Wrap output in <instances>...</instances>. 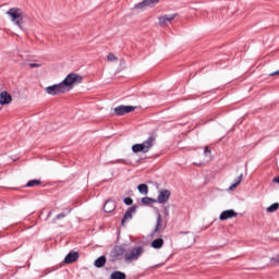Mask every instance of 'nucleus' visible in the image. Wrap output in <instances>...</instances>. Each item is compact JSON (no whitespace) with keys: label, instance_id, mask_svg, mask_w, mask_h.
I'll list each match as a JSON object with an SVG mask.
<instances>
[{"label":"nucleus","instance_id":"obj_22","mask_svg":"<svg viewBox=\"0 0 279 279\" xmlns=\"http://www.w3.org/2000/svg\"><path fill=\"white\" fill-rule=\"evenodd\" d=\"M43 184V181L38 180V179H34V180H31L26 183V186L32 189L34 186H40Z\"/></svg>","mask_w":279,"mask_h":279},{"label":"nucleus","instance_id":"obj_34","mask_svg":"<svg viewBox=\"0 0 279 279\" xmlns=\"http://www.w3.org/2000/svg\"><path fill=\"white\" fill-rule=\"evenodd\" d=\"M0 110H1V107H0Z\"/></svg>","mask_w":279,"mask_h":279},{"label":"nucleus","instance_id":"obj_1","mask_svg":"<svg viewBox=\"0 0 279 279\" xmlns=\"http://www.w3.org/2000/svg\"><path fill=\"white\" fill-rule=\"evenodd\" d=\"M156 145V135L151 134L146 141H144L142 144H134L132 146V150L134 154L143 153L147 154L149 153V149Z\"/></svg>","mask_w":279,"mask_h":279},{"label":"nucleus","instance_id":"obj_5","mask_svg":"<svg viewBox=\"0 0 279 279\" xmlns=\"http://www.w3.org/2000/svg\"><path fill=\"white\" fill-rule=\"evenodd\" d=\"M45 93H47V95H64V93H66V88H64L62 83H60L46 87Z\"/></svg>","mask_w":279,"mask_h":279},{"label":"nucleus","instance_id":"obj_30","mask_svg":"<svg viewBox=\"0 0 279 279\" xmlns=\"http://www.w3.org/2000/svg\"><path fill=\"white\" fill-rule=\"evenodd\" d=\"M275 75H279V70L275 71V72H271L269 74L270 77H274Z\"/></svg>","mask_w":279,"mask_h":279},{"label":"nucleus","instance_id":"obj_28","mask_svg":"<svg viewBox=\"0 0 279 279\" xmlns=\"http://www.w3.org/2000/svg\"><path fill=\"white\" fill-rule=\"evenodd\" d=\"M204 154H205V156H208V155L210 156L211 150H210V148H208V146H205Z\"/></svg>","mask_w":279,"mask_h":279},{"label":"nucleus","instance_id":"obj_25","mask_svg":"<svg viewBox=\"0 0 279 279\" xmlns=\"http://www.w3.org/2000/svg\"><path fill=\"white\" fill-rule=\"evenodd\" d=\"M124 252H125V248H123L122 246H116L114 247V253L117 254V256L123 255Z\"/></svg>","mask_w":279,"mask_h":279},{"label":"nucleus","instance_id":"obj_33","mask_svg":"<svg viewBox=\"0 0 279 279\" xmlns=\"http://www.w3.org/2000/svg\"><path fill=\"white\" fill-rule=\"evenodd\" d=\"M51 215H52V211H49V213H48V218L51 217Z\"/></svg>","mask_w":279,"mask_h":279},{"label":"nucleus","instance_id":"obj_16","mask_svg":"<svg viewBox=\"0 0 279 279\" xmlns=\"http://www.w3.org/2000/svg\"><path fill=\"white\" fill-rule=\"evenodd\" d=\"M150 245L154 250H160L162 245H165V240H162L161 238H158L154 240Z\"/></svg>","mask_w":279,"mask_h":279},{"label":"nucleus","instance_id":"obj_11","mask_svg":"<svg viewBox=\"0 0 279 279\" xmlns=\"http://www.w3.org/2000/svg\"><path fill=\"white\" fill-rule=\"evenodd\" d=\"M0 104L1 106H8L9 104H12V95L8 92L0 93Z\"/></svg>","mask_w":279,"mask_h":279},{"label":"nucleus","instance_id":"obj_10","mask_svg":"<svg viewBox=\"0 0 279 279\" xmlns=\"http://www.w3.org/2000/svg\"><path fill=\"white\" fill-rule=\"evenodd\" d=\"M169 197H171V192L169 190L160 191L158 195V203L167 204L169 202Z\"/></svg>","mask_w":279,"mask_h":279},{"label":"nucleus","instance_id":"obj_13","mask_svg":"<svg viewBox=\"0 0 279 279\" xmlns=\"http://www.w3.org/2000/svg\"><path fill=\"white\" fill-rule=\"evenodd\" d=\"M173 19H175V14L160 16L159 25H161V27H165V26L169 25V23H171V21H173Z\"/></svg>","mask_w":279,"mask_h":279},{"label":"nucleus","instance_id":"obj_9","mask_svg":"<svg viewBox=\"0 0 279 279\" xmlns=\"http://www.w3.org/2000/svg\"><path fill=\"white\" fill-rule=\"evenodd\" d=\"M78 258H80V253L72 251L65 256L63 263H65V265H71L72 263H76Z\"/></svg>","mask_w":279,"mask_h":279},{"label":"nucleus","instance_id":"obj_4","mask_svg":"<svg viewBox=\"0 0 279 279\" xmlns=\"http://www.w3.org/2000/svg\"><path fill=\"white\" fill-rule=\"evenodd\" d=\"M143 252H145V250L142 246H136L133 250H131L126 255H125V260L128 263H132L134 260H138V258H141Z\"/></svg>","mask_w":279,"mask_h":279},{"label":"nucleus","instance_id":"obj_23","mask_svg":"<svg viewBox=\"0 0 279 279\" xmlns=\"http://www.w3.org/2000/svg\"><path fill=\"white\" fill-rule=\"evenodd\" d=\"M142 204H145V205L156 204V199L146 196L142 198Z\"/></svg>","mask_w":279,"mask_h":279},{"label":"nucleus","instance_id":"obj_15","mask_svg":"<svg viewBox=\"0 0 279 279\" xmlns=\"http://www.w3.org/2000/svg\"><path fill=\"white\" fill-rule=\"evenodd\" d=\"M162 230H165V226H162V215L158 214L155 232H162Z\"/></svg>","mask_w":279,"mask_h":279},{"label":"nucleus","instance_id":"obj_6","mask_svg":"<svg viewBox=\"0 0 279 279\" xmlns=\"http://www.w3.org/2000/svg\"><path fill=\"white\" fill-rule=\"evenodd\" d=\"M134 110H136L134 106H119L113 109V112L118 117H123V114H130V112H134Z\"/></svg>","mask_w":279,"mask_h":279},{"label":"nucleus","instance_id":"obj_27","mask_svg":"<svg viewBox=\"0 0 279 279\" xmlns=\"http://www.w3.org/2000/svg\"><path fill=\"white\" fill-rule=\"evenodd\" d=\"M133 202H134V201H132L131 197L124 198V204H125L126 206H132Z\"/></svg>","mask_w":279,"mask_h":279},{"label":"nucleus","instance_id":"obj_12","mask_svg":"<svg viewBox=\"0 0 279 279\" xmlns=\"http://www.w3.org/2000/svg\"><path fill=\"white\" fill-rule=\"evenodd\" d=\"M134 213H136V206L130 207L126 213L124 214L122 220H121V225L125 226L126 221H130L132 219V215H134Z\"/></svg>","mask_w":279,"mask_h":279},{"label":"nucleus","instance_id":"obj_19","mask_svg":"<svg viewBox=\"0 0 279 279\" xmlns=\"http://www.w3.org/2000/svg\"><path fill=\"white\" fill-rule=\"evenodd\" d=\"M126 276L124 272L116 270L110 275V279H125Z\"/></svg>","mask_w":279,"mask_h":279},{"label":"nucleus","instance_id":"obj_26","mask_svg":"<svg viewBox=\"0 0 279 279\" xmlns=\"http://www.w3.org/2000/svg\"><path fill=\"white\" fill-rule=\"evenodd\" d=\"M107 60H108V62H117V60H119V58H117V56H114V53H109L107 56Z\"/></svg>","mask_w":279,"mask_h":279},{"label":"nucleus","instance_id":"obj_24","mask_svg":"<svg viewBox=\"0 0 279 279\" xmlns=\"http://www.w3.org/2000/svg\"><path fill=\"white\" fill-rule=\"evenodd\" d=\"M279 208V204L278 203H275L272 205H270L269 207H267V213H276V210H278Z\"/></svg>","mask_w":279,"mask_h":279},{"label":"nucleus","instance_id":"obj_2","mask_svg":"<svg viewBox=\"0 0 279 279\" xmlns=\"http://www.w3.org/2000/svg\"><path fill=\"white\" fill-rule=\"evenodd\" d=\"M75 84H82V76L75 74V73H70L61 83L63 87L65 88V93H69Z\"/></svg>","mask_w":279,"mask_h":279},{"label":"nucleus","instance_id":"obj_3","mask_svg":"<svg viewBox=\"0 0 279 279\" xmlns=\"http://www.w3.org/2000/svg\"><path fill=\"white\" fill-rule=\"evenodd\" d=\"M8 16H10L12 23H15L17 27L23 25V10L20 8H12L7 12Z\"/></svg>","mask_w":279,"mask_h":279},{"label":"nucleus","instance_id":"obj_18","mask_svg":"<svg viewBox=\"0 0 279 279\" xmlns=\"http://www.w3.org/2000/svg\"><path fill=\"white\" fill-rule=\"evenodd\" d=\"M71 210H72L71 207L64 208L63 213L56 216V218L53 220V223H56V220L64 219V217H66V215H71Z\"/></svg>","mask_w":279,"mask_h":279},{"label":"nucleus","instance_id":"obj_8","mask_svg":"<svg viewBox=\"0 0 279 279\" xmlns=\"http://www.w3.org/2000/svg\"><path fill=\"white\" fill-rule=\"evenodd\" d=\"M234 217H239V213L233 209H227L220 214L219 219L220 221H227V219H234Z\"/></svg>","mask_w":279,"mask_h":279},{"label":"nucleus","instance_id":"obj_21","mask_svg":"<svg viewBox=\"0 0 279 279\" xmlns=\"http://www.w3.org/2000/svg\"><path fill=\"white\" fill-rule=\"evenodd\" d=\"M241 182H243V173H241V174L235 179V182L229 187V191H234V189H236V186H239V184H241Z\"/></svg>","mask_w":279,"mask_h":279},{"label":"nucleus","instance_id":"obj_29","mask_svg":"<svg viewBox=\"0 0 279 279\" xmlns=\"http://www.w3.org/2000/svg\"><path fill=\"white\" fill-rule=\"evenodd\" d=\"M31 69H39L40 64L38 63H29Z\"/></svg>","mask_w":279,"mask_h":279},{"label":"nucleus","instance_id":"obj_14","mask_svg":"<svg viewBox=\"0 0 279 279\" xmlns=\"http://www.w3.org/2000/svg\"><path fill=\"white\" fill-rule=\"evenodd\" d=\"M117 208V203L112 199H109L104 205L105 213H112Z\"/></svg>","mask_w":279,"mask_h":279},{"label":"nucleus","instance_id":"obj_31","mask_svg":"<svg viewBox=\"0 0 279 279\" xmlns=\"http://www.w3.org/2000/svg\"><path fill=\"white\" fill-rule=\"evenodd\" d=\"M272 260H274L275 263H278V265H279V256L272 258Z\"/></svg>","mask_w":279,"mask_h":279},{"label":"nucleus","instance_id":"obj_17","mask_svg":"<svg viewBox=\"0 0 279 279\" xmlns=\"http://www.w3.org/2000/svg\"><path fill=\"white\" fill-rule=\"evenodd\" d=\"M106 265V256H100L94 262V266L97 267V269H101Z\"/></svg>","mask_w":279,"mask_h":279},{"label":"nucleus","instance_id":"obj_32","mask_svg":"<svg viewBox=\"0 0 279 279\" xmlns=\"http://www.w3.org/2000/svg\"><path fill=\"white\" fill-rule=\"evenodd\" d=\"M272 182H276L277 184H279V177L275 178V179L272 180Z\"/></svg>","mask_w":279,"mask_h":279},{"label":"nucleus","instance_id":"obj_20","mask_svg":"<svg viewBox=\"0 0 279 279\" xmlns=\"http://www.w3.org/2000/svg\"><path fill=\"white\" fill-rule=\"evenodd\" d=\"M137 191L142 193V195H147V193H149V186H147L145 183H142L137 186Z\"/></svg>","mask_w":279,"mask_h":279},{"label":"nucleus","instance_id":"obj_7","mask_svg":"<svg viewBox=\"0 0 279 279\" xmlns=\"http://www.w3.org/2000/svg\"><path fill=\"white\" fill-rule=\"evenodd\" d=\"M157 3H160V0H144L135 4V10H145V8H154V5H157Z\"/></svg>","mask_w":279,"mask_h":279}]
</instances>
